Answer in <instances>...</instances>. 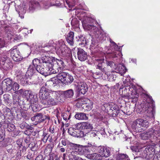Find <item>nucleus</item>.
I'll use <instances>...</instances> for the list:
<instances>
[{
    "instance_id": "obj_1",
    "label": "nucleus",
    "mask_w": 160,
    "mask_h": 160,
    "mask_svg": "<svg viewBox=\"0 0 160 160\" xmlns=\"http://www.w3.org/2000/svg\"><path fill=\"white\" fill-rule=\"evenodd\" d=\"M41 63L36 67L37 72L46 76L50 75L54 71L51 69V60L48 56H43L41 58Z\"/></svg>"
},
{
    "instance_id": "obj_2",
    "label": "nucleus",
    "mask_w": 160,
    "mask_h": 160,
    "mask_svg": "<svg viewBox=\"0 0 160 160\" xmlns=\"http://www.w3.org/2000/svg\"><path fill=\"white\" fill-rule=\"evenodd\" d=\"M147 98L149 99V102L146 103L145 105L142 104L140 108H138V112L143 114V117L147 119L149 118L153 119L155 113V109L153 105L154 101L152 97L148 95Z\"/></svg>"
},
{
    "instance_id": "obj_3",
    "label": "nucleus",
    "mask_w": 160,
    "mask_h": 160,
    "mask_svg": "<svg viewBox=\"0 0 160 160\" xmlns=\"http://www.w3.org/2000/svg\"><path fill=\"white\" fill-rule=\"evenodd\" d=\"M141 137L143 140H147L149 138H153L156 140L160 141V127L156 128L153 127L148 129L146 133L141 134Z\"/></svg>"
},
{
    "instance_id": "obj_4",
    "label": "nucleus",
    "mask_w": 160,
    "mask_h": 160,
    "mask_svg": "<svg viewBox=\"0 0 160 160\" xmlns=\"http://www.w3.org/2000/svg\"><path fill=\"white\" fill-rule=\"evenodd\" d=\"M48 58L51 60V62H50L51 64H52L51 69L54 71L52 72L53 74H58L63 72L62 70L65 65L62 59H58L52 57L48 56Z\"/></svg>"
},
{
    "instance_id": "obj_5",
    "label": "nucleus",
    "mask_w": 160,
    "mask_h": 160,
    "mask_svg": "<svg viewBox=\"0 0 160 160\" xmlns=\"http://www.w3.org/2000/svg\"><path fill=\"white\" fill-rule=\"evenodd\" d=\"M52 91H49L44 86L42 87L39 94L40 102L42 104H43L47 99L50 97V96H55L54 93H52Z\"/></svg>"
},
{
    "instance_id": "obj_6",
    "label": "nucleus",
    "mask_w": 160,
    "mask_h": 160,
    "mask_svg": "<svg viewBox=\"0 0 160 160\" xmlns=\"http://www.w3.org/2000/svg\"><path fill=\"white\" fill-rule=\"evenodd\" d=\"M57 77L61 79L62 82L66 85H70L73 81V77L68 73L62 72L57 75Z\"/></svg>"
},
{
    "instance_id": "obj_7",
    "label": "nucleus",
    "mask_w": 160,
    "mask_h": 160,
    "mask_svg": "<svg viewBox=\"0 0 160 160\" xmlns=\"http://www.w3.org/2000/svg\"><path fill=\"white\" fill-rule=\"evenodd\" d=\"M18 2H19V1H16L14 2H11L12 8L13 9L15 8L16 10L18 12L20 18H23V15L26 13V5L25 4L24 5L23 4L22 6H19L18 4H16Z\"/></svg>"
},
{
    "instance_id": "obj_8",
    "label": "nucleus",
    "mask_w": 160,
    "mask_h": 160,
    "mask_svg": "<svg viewBox=\"0 0 160 160\" xmlns=\"http://www.w3.org/2000/svg\"><path fill=\"white\" fill-rule=\"evenodd\" d=\"M52 93L54 94L52 96H50L47 99L43 104L46 107H50L55 106L58 103V93L56 91H52Z\"/></svg>"
},
{
    "instance_id": "obj_9",
    "label": "nucleus",
    "mask_w": 160,
    "mask_h": 160,
    "mask_svg": "<svg viewBox=\"0 0 160 160\" xmlns=\"http://www.w3.org/2000/svg\"><path fill=\"white\" fill-rule=\"evenodd\" d=\"M155 149L152 146H148L143 151L141 157L147 160H149L153 157Z\"/></svg>"
},
{
    "instance_id": "obj_10",
    "label": "nucleus",
    "mask_w": 160,
    "mask_h": 160,
    "mask_svg": "<svg viewBox=\"0 0 160 160\" xmlns=\"http://www.w3.org/2000/svg\"><path fill=\"white\" fill-rule=\"evenodd\" d=\"M57 50L62 57H65V59H67L70 56L71 53L70 49L63 44H59L58 48H57Z\"/></svg>"
},
{
    "instance_id": "obj_11",
    "label": "nucleus",
    "mask_w": 160,
    "mask_h": 160,
    "mask_svg": "<svg viewBox=\"0 0 160 160\" xmlns=\"http://www.w3.org/2000/svg\"><path fill=\"white\" fill-rule=\"evenodd\" d=\"M82 25L84 29L90 31L95 35H98L100 33L98 28L94 25L88 23L86 21H83Z\"/></svg>"
},
{
    "instance_id": "obj_12",
    "label": "nucleus",
    "mask_w": 160,
    "mask_h": 160,
    "mask_svg": "<svg viewBox=\"0 0 160 160\" xmlns=\"http://www.w3.org/2000/svg\"><path fill=\"white\" fill-rule=\"evenodd\" d=\"M74 48V50L77 52L78 59L81 61H84L88 58L87 53L82 49L77 48Z\"/></svg>"
},
{
    "instance_id": "obj_13",
    "label": "nucleus",
    "mask_w": 160,
    "mask_h": 160,
    "mask_svg": "<svg viewBox=\"0 0 160 160\" xmlns=\"http://www.w3.org/2000/svg\"><path fill=\"white\" fill-rule=\"evenodd\" d=\"M96 60L98 63L96 68L99 69L102 72L104 73L105 74L107 75L108 78L109 77L108 75L110 76L109 74L110 72L106 71V68L104 67L105 63L104 61V59L103 58H98L96 59Z\"/></svg>"
},
{
    "instance_id": "obj_14",
    "label": "nucleus",
    "mask_w": 160,
    "mask_h": 160,
    "mask_svg": "<svg viewBox=\"0 0 160 160\" xmlns=\"http://www.w3.org/2000/svg\"><path fill=\"white\" fill-rule=\"evenodd\" d=\"M37 70L35 67L30 65L25 75L24 78L26 79H31L32 76L37 73Z\"/></svg>"
},
{
    "instance_id": "obj_15",
    "label": "nucleus",
    "mask_w": 160,
    "mask_h": 160,
    "mask_svg": "<svg viewBox=\"0 0 160 160\" xmlns=\"http://www.w3.org/2000/svg\"><path fill=\"white\" fill-rule=\"evenodd\" d=\"M48 117L40 113H36L34 116L31 117V120L37 123H40L45 120Z\"/></svg>"
},
{
    "instance_id": "obj_16",
    "label": "nucleus",
    "mask_w": 160,
    "mask_h": 160,
    "mask_svg": "<svg viewBox=\"0 0 160 160\" xmlns=\"http://www.w3.org/2000/svg\"><path fill=\"white\" fill-rule=\"evenodd\" d=\"M78 88L79 94H85L88 89V85L85 82H80L78 84Z\"/></svg>"
},
{
    "instance_id": "obj_17",
    "label": "nucleus",
    "mask_w": 160,
    "mask_h": 160,
    "mask_svg": "<svg viewBox=\"0 0 160 160\" xmlns=\"http://www.w3.org/2000/svg\"><path fill=\"white\" fill-rule=\"evenodd\" d=\"M87 146L78 145L75 148L74 151L77 154L82 155L85 153L87 151Z\"/></svg>"
},
{
    "instance_id": "obj_18",
    "label": "nucleus",
    "mask_w": 160,
    "mask_h": 160,
    "mask_svg": "<svg viewBox=\"0 0 160 160\" xmlns=\"http://www.w3.org/2000/svg\"><path fill=\"white\" fill-rule=\"evenodd\" d=\"M115 70H116V72L119 73L122 76L127 71L126 67L122 64L117 65L116 68Z\"/></svg>"
},
{
    "instance_id": "obj_19",
    "label": "nucleus",
    "mask_w": 160,
    "mask_h": 160,
    "mask_svg": "<svg viewBox=\"0 0 160 160\" xmlns=\"http://www.w3.org/2000/svg\"><path fill=\"white\" fill-rule=\"evenodd\" d=\"M99 152L102 156V157H108L110 154V152L109 150L106 148L103 147H99Z\"/></svg>"
},
{
    "instance_id": "obj_20",
    "label": "nucleus",
    "mask_w": 160,
    "mask_h": 160,
    "mask_svg": "<svg viewBox=\"0 0 160 160\" xmlns=\"http://www.w3.org/2000/svg\"><path fill=\"white\" fill-rule=\"evenodd\" d=\"M134 122L144 128H148L149 126L148 122L147 120L142 119H137Z\"/></svg>"
},
{
    "instance_id": "obj_21",
    "label": "nucleus",
    "mask_w": 160,
    "mask_h": 160,
    "mask_svg": "<svg viewBox=\"0 0 160 160\" xmlns=\"http://www.w3.org/2000/svg\"><path fill=\"white\" fill-rule=\"evenodd\" d=\"M132 128L133 131L136 132H142L145 129V128H143L141 126L137 124L134 122H133Z\"/></svg>"
},
{
    "instance_id": "obj_22",
    "label": "nucleus",
    "mask_w": 160,
    "mask_h": 160,
    "mask_svg": "<svg viewBox=\"0 0 160 160\" xmlns=\"http://www.w3.org/2000/svg\"><path fill=\"white\" fill-rule=\"evenodd\" d=\"M39 4L37 2L33 1L30 2L29 4V8L28 11L29 12H32L37 8L39 6Z\"/></svg>"
},
{
    "instance_id": "obj_23",
    "label": "nucleus",
    "mask_w": 160,
    "mask_h": 160,
    "mask_svg": "<svg viewBox=\"0 0 160 160\" xmlns=\"http://www.w3.org/2000/svg\"><path fill=\"white\" fill-rule=\"evenodd\" d=\"M62 94L66 98H72L73 96V91L70 89L66 91H62Z\"/></svg>"
},
{
    "instance_id": "obj_24",
    "label": "nucleus",
    "mask_w": 160,
    "mask_h": 160,
    "mask_svg": "<svg viewBox=\"0 0 160 160\" xmlns=\"http://www.w3.org/2000/svg\"><path fill=\"white\" fill-rule=\"evenodd\" d=\"M87 157L90 159L101 160L102 158V156L100 154L93 153L92 154H88Z\"/></svg>"
},
{
    "instance_id": "obj_25",
    "label": "nucleus",
    "mask_w": 160,
    "mask_h": 160,
    "mask_svg": "<svg viewBox=\"0 0 160 160\" xmlns=\"http://www.w3.org/2000/svg\"><path fill=\"white\" fill-rule=\"evenodd\" d=\"M74 33L73 32H70L68 34L66 40L71 45H73L74 44Z\"/></svg>"
},
{
    "instance_id": "obj_26",
    "label": "nucleus",
    "mask_w": 160,
    "mask_h": 160,
    "mask_svg": "<svg viewBox=\"0 0 160 160\" xmlns=\"http://www.w3.org/2000/svg\"><path fill=\"white\" fill-rule=\"evenodd\" d=\"M108 112L110 114L115 110L118 111V107L116 104L113 103H111L109 104L108 107Z\"/></svg>"
},
{
    "instance_id": "obj_27",
    "label": "nucleus",
    "mask_w": 160,
    "mask_h": 160,
    "mask_svg": "<svg viewBox=\"0 0 160 160\" xmlns=\"http://www.w3.org/2000/svg\"><path fill=\"white\" fill-rule=\"evenodd\" d=\"M62 82L61 79H60L58 77L57 78H52L51 80L48 82V83L49 84L53 86H55L57 84H59Z\"/></svg>"
},
{
    "instance_id": "obj_28",
    "label": "nucleus",
    "mask_w": 160,
    "mask_h": 160,
    "mask_svg": "<svg viewBox=\"0 0 160 160\" xmlns=\"http://www.w3.org/2000/svg\"><path fill=\"white\" fill-rule=\"evenodd\" d=\"M75 118L78 120H87L88 118L85 113L82 112L77 113L75 116Z\"/></svg>"
},
{
    "instance_id": "obj_29",
    "label": "nucleus",
    "mask_w": 160,
    "mask_h": 160,
    "mask_svg": "<svg viewBox=\"0 0 160 160\" xmlns=\"http://www.w3.org/2000/svg\"><path fill=\"white\" fill-rule=\"evenodd\" d=\"M13 82L11 80V85L13 84L12 87L11 88V90L12 89L13 91H15V93L17 94H18L19 92H22V89H21L19 91H17V90H18L19 89V85L16 82H14L13 83Z\"/></svg>"
},
{
    "instance_id": "obj_30",
    "label": "nucleus",
    "mask_w": 160,
    "mask_h": 160,
    "mask_svg": "<svg viewBox=\"0 0 160 160\" xmlns=\"http://www.w3.org/2000/svg\"><path fill=\"white\" fill-rule=\"evenodd\" d=\"M116 158V160H130L128 155L122 153L117 154Z\"/></svg>"
},
{
    "instance_id": "obj_31",
    "label": "nucleus",
    "mask_w": 160,
    "mask_h": 160,
    "mask_svg": "<svg viewBox=\"0 0 160 160\" xmlns=\"http://www.w3.org/2000/svg\"><path fill=\"white\" fill-rule=\"evenodd\" d=\"M14 152L15 153H16L15 150H12V153L11 154V157H12L11 158V160H18L21 156L22 152L18 151L17 152L16 154H15L14 156H13L12 154H13V152Z\"/></svg>"
},
{
    "instance_id": "obj_32",
    "label": "nucleus",
    "mask_w": 160,
    "mask_h": 160,
    "mask_svg": "<svg viewBox=\"0 0 160 160\" xmlns=\"http://www.w3.org/2000/svg\"><path fill=\"white\" fill-rule=\"evenodd\" d=\"M19 133V131L16 130L15 126L11 124V135L12 137H15Z\"/></svg>"
},
{
    "instance_id": "obj_33",
    "label": "nucleus",
    "mask_w": 160,
    "mask_h": 160,
    "mask_svg": "<svg viewBox=\"0 0 160 160\" xmlns=\"http://www.w3.org/2000/svg\"><path fill=\"white\" fill-rule=\"evenodd\" d=\"M82 129H87L91 130L93 128L92 125L88 122H85L82 123Z\"/></svg>"
},
{
    "instance_id": "obj_34",
    "label": "nucleus",
    "mask_w": 160,
    "mask_h": 160,
    "mask_svg": "<svg viewBox=\"0 0 160 160\" xmlns=\"http://www.w3.org/2000/svg\"><path fill=\"white\" fill-rule=\"evenodd\" d=\"M30 99L31 103H36L38 102V98H37V94L33 92L32 93L29 98Z\"/></svg>"
},
{
    "instance_id": "obj_35",
    "label": "nucleus",
    "mask_w": 160,
    "mask_h": 160,
    "mask_svg": "<svg viewBox=\"0 0 160 160\" xmlns=\"http://www.w3.org/2000/svg\"><path fill=\"white\" fill-rule=\"evenodd\" d=\"M3 82L5 83L4 87L6 91H10V78H8L4 79Z\"/></svg>"
},
{
    "instance_id": "obj_36",
    "label": "nucleus",
    "mask_w": 160,
    "mask_h": 160,
    "mask_svg": "<svg viewBox=\"0 0 160 160\" xmlns=\"http://www.w3.org/2000/svg\"><path fill=\"white\" fill-rule=\"evenodd\" d=\"M78 0H67L66 1V4L69 8H72L74 7Z\"/></svg>"
},
{
    "instance_id": "obj_37",
    "label": "nucleus",
    "mask_w": 160,
    "mask_h": 160,
    "mask_svg": "<svg viewBox=\"0 0 160 160\" xmlns=\"http://www.w3.org/2000/svg\"><path fill=\"white\" fill-rule=\"evenodd\" d=\"M28 147L30 148L31 150L32 151H35L38 149V145L34 142H31L28 145Z\"/></svg>"
},
{
    "instance_id": "obj_38",
    "label": "nucleus",
    "mask_w": 160,
    "mask_h": 160,
    "mask_svg": "<svg viewBox=\"0 0 160 160\" xmlns=\"http://www.w3.org/2000/svg\"><path fill=\"white\" fill-rule=\"evenodd\" d=\"M106 64L108 66H110L112 69L116 68L117 63L112 61L106 60Z\"/></svg>"
},
{
    "instance_id": "obj_39",
    "label": "nucleus",
    "mask_w": 160,
    "mask_h": 160,
    "mask_svg": "<svg viewBox=\"0 0 160 160\" xmlns=\"http://www.w3.org/2000/svg\"><path fill=\"white\" fill-rule=\"evenodd\" d=\"M76 133L75 137H77L78 138H81L84 137V133L83 131L79 130L76 129Z\"/></svg>"
},
{
    "instance_id": "obj_40",
    "label": "nucleus",
    "mask_w": 160,
    "mask_h": 160,
    "mask_svg": "<svg viewBox=\"0 0 160 160\" xmlns=\"http://www.w3.org/2000/svg\"><path fill=\"white\" fill-rule=\"evenodd\" d=\"M70 114L68 111H66V112L63 113L62 115L63 119L65 121L69 119L70 118Z\"/></svg>"
},
{
    "instance_id": "obj_41",
    "label": "nucleus",
    "mask_w": 160,
    "mask_h": 160,
    "mask_svg": "<svg viewBox=\"0 0 160 160\" xmlns=\"http://www.w3.org/2000/svg\"><path fill=\"white\" fill-rule=\"evenodd\" d=\"M13 61L15 62H18L22 60V58L19 54H16L15 55L12 57Z\"/></svg>"
},
{
    "instance_id": "obj_42",
    "label": "nucleus",
    "mask_w": 160,
    "mask_h": 160,
    "mask_svg": "<svg viewBox=\"0 0 160 160\" xmlns=\"http://www.w3.org/2000/svg\"><path fill=\"white\" fill-rule=\"evenodd\" d=\"M3 98L4 99V101L6 103V104H9L10 105L9 103L10 102V96L8 94H6L3 96Z\"/></svg>"
},
{
    "instance_id": "obj_43",
    "label": "nucleus",
    "mask_w": 160,
    "mask_h": 160,
    "mask_svg": "<svg viewBox=\"0 0 160 160\" xmlns=\"http://www.w3.org/2000/svg\"><path fill=\"white\" fill-rule=\"evenodd\" d=\"M21 114L22 117L26 120H28L30 118L29 114L25 111H21Z\"/></svg>"
},
{
    "instance_id": "obj_44",
    "label": "nucleus",
    "mask_w": 160,
    "mask_h": 160,
    "mask_svg": "<svg viewBox=\"0 0 160 160\" xmlns=\"http://www.w3.org/2000/svg\"><path fill=\"white\" fill-rule=\"evenodd\" d=\"M76 129L74 128H70L68 129V132L70 135L75 137L76 132Z\"/></svg>"
},
{
    "instance_id": "obj_45",
    "label": "nucleus",
    "mask_w": 160,
    "mask_h": 160,
    "mask_svg": "<svg viewBox=\"0 0 160 160\" xmlns=\"http://www.w3.org/2000/svg\"><path fill=\"white\" fill-rule=\"evenodd\" d=\"M79 39H78L77 41H80L81 42L79 43V44L81 45H85L87 44V42L86 40L84 38H83L82 35H80L78 36Z\"/></svg>"
},
{
    "instance_id": "obj_46",
    "label": "nucleus",
    "mask_w": 160,
    "mask_h": 160,
    "mask_svg": "<svg viewBox=\"0 0 160 160\" xmlns=\"http://www.w3.org/2000/svg\"><path fill=\"white\" fill-rule=\"evenodd\" d=\"M31 107L33 111L34 112H36L38 110V102L36 103H31Z\"/></svg>"
},
{
    "instance_id": "obj_47",
    "label": "nucleus",
    "mask_w": 160,
    "mask_h": 160,
    "mask_svg": "<svg viewBox=\"0 0 160 160\" xmlns=\"http://www.w3.org/2000/svg\"><path fill=\"white\" fill-rule=\"evenodd\" d=\"M15 48L13 49L11 51V56L12 57L14 56L16 54H19V51L18 50L17 46L14 47Z\"/></svg>"
},
{
    "instance_id": "obj_48",
    "label": "nucleus",
    "mask_w": 160,
    "mask_h": 160,
    "mask_svg": "<svg viewBox=\"0 0 160 160\" xmlns=\"http://www.w3.org/2000/svg\"><path fill=\"white\" fill-rule=\"evenodd\" d=\"M77 155L74 151H72L68 155L69 160H74Z\"/></svg>"
},
{
    "instance_id": "obj_49",
    "label": "nucleus",
    "mask_w": 160,
    "mask_h": 160,
    "mask_svg": "<svg viewBox=\"0 0 160 160\" xmlns=\"http://www.w3.org/2000/svg\"><path fill=\"white\" fill-rule=\"evenodd\" d=\"M40 60L39 59L37 58H35L32 60V64L30 65L36 68L39 65L38 64L40 63Z\"/></svg>"
},
{
    "instance_id": "obj_50",
    "label": "nucleus",
    "mask_w": 160,
    "mask_h": 160,
    "mask_svg": "<svg viewBox=\"0 0 160 160\" xmlns=\"http://www.w3.org/2000/svg\"><path fill=\"white\" fill-rule=\"evenodd\" d=\"M18 28V26L16 25L13 24V26L12 27L11 30V32H12V33H11V35L12 34H15L16 33L17 30Z\"/></svg>"
},
{
    "instance_id": "obj_51",
    "label": "nucleus",
    "mask_w": 160,
    "mask_h": 160,
    "mask_svg": "<svg viewBox=\"0 0 160 160\" xmlns=\"http://www.w3.org/2000/svg\"><path fill=\"white\" fill-rule=\"evenodd\" d=\"M90 101L89 99L84 98H81L79 101L81 102L80 103L82 104H87L88 102H90Z\"/></svg>"
},
{
    "instance_id": "obj_52",
    "label": "nucleus",
    "mask_w": 160,
    "mask_h": 160,
    "mask_svg": "<svg viewBox=\"0 0 160 160\" xmlns=\"http://www.w3.org/2000/svg\"><path fill=\"white\" fill-rule=\"evenodd\" d=\"M12 98L13 104L18 103L19 101L18 96L16 94H14L12 95Z\"/></svg>"
},
{
    "instance_id": "obj_53",
    "label": "nucleus",
    "mask_w": 160,
    "mask_h": 160,
    "mask_svg": "<svg viewBox=\"0 0 160 160\" xmlns=\"http://www.w3.org/2000/svg\"><path fill=\"white\" fill-rule=\"evenodd\" d=\"M12 37H11V39H13L14 40H20L21 38V37L19 36H18L17 34H12Z\"/></svg>"
},
{
    "instance_id": "obj_54",
    "label": "nucleus",
    "mask_w": 160,
    "mask_h": 160,
    "mask_svg": "<svg viewBox=\"0 0 160 160\" xmlns=\"http://www.w3.org/2000/svg\"><path fill=\"white\" fill-rule=\"evenodd\" d=\"M32 93V92L31 91L26 90L23 92V94L26 97H28L29 98V96L31 95V94Z\"/></svg>"
},
{
    "instance_id": "obj_55",
    "label": "nucleus",
    "mask_w": 160,
    "mask_h": 160,
    "mask_svg": "<svg viewBox=\"0 0 160 160\" xmlns=\"http://www.w3.org/2000/svg\"><path fill=\"white\" fill-rule=\"evenodd\" d=\"M82 123H78L72 126V128H74L75 129L79 130V129L82 128Z\"/></svg>"
},
{
    "instance_id": "obj_56",
    "label": "nucleus",
    "mask_w": 160,
    "mask_h": 160,
    "mask_svg": "<svg viewBox=\"0 0 160 160\" xmlns=\"http://www.w3.org/2000/svg\"><path fill=\"white\" fill-rule=\"evenodd\" d=\"M61 5L60 2L58 0H56L55 2H51L50 5L51 6H59Z\"/></svg>"
},
{
    "instance_id": "obj_57",
    "label": "nucleus",
    "mask_w": 160,
    "mask_h": 160,
    "mask_svg": "<svg viewBox=\"0 0 160 160\" xmlns=\"http://www.w3.org/2000/svg\"><path fill=\"white\" fill-rule=\"evenodd\" d=\"M119 112L120 110L118 107V111L114 110L110 114L112 115V117H115L118 115V114L119 113Z\"/></svg>"
},
{
    "instance_id": "obj_58",
    "label": "nucleus",
    "mask_w": 160,
    "mask_h": 160,
    "mask_svg": "<svg viewBox=\"0 0 160 160\" xmlns=\"http://www.w3.org/2000/svg\"><path fill=\"white\" fill-rule=\"evenodd\" d=\"M97 42L94 40H92L91 44L90 45V47L92 48H95V46H97Z\"/></svg>"
},
{
    "instance_id": "obj_59",
    "label": "nucleus",
    "mask_w": 160,
    "mask_h": 160,
    "mask_svg": "<svg viewBox=\"0 0 160 160\" xmlns=\"http://www.w3.org/2000/svg\"><path fill=\"white\" fill-rule=\"evenodd\" d=\"M22 139H19L16 142V143L18 146L19 148H21L22 146Z\"/></svg>"
},
{
    "instance_id": "obj_60",
    "label": "nucleus",
    "mask_w": 160,
    "mask_h": 160,
    "mask_svg": "<svg viewBox=\"0 0 160 160\" xmlns=\"http://www.w3.org/2000/svg\"><path fill=\"white\" fill-rule=\"evenodd\" d=\"M27 123L25 122H23L20 125V128L22 129H23L26 128L27 125Z\"/></svg>"
},
{
    "instance_id": "obj_61",
    "label": "nucleus",
    "mask_w": 160,
    "mask_h": 160,
    "mask_svg": "<svg viewBox=\"0 0 160 160\" xmlns=\"http://www.w3.org/2000/svg\"><path fill=\"white\" fill-rule=\"evenodd\" d=\"M45 158L43 159V156L41 154L38 155L36 158L35 160H44Z\"/></svg>"
},
{
    "instance_id": "obj_62",
    "label": "nucleus",
    "mask_w": 160,
    "mask_h": 160,
    "mask_svg": "<svg viewBox=\"0 0 160 160\" xmlns=\"http://www.w3.org/2000/svg\"><path fill=\"white\" fill-rule=\"evenodd\" d=\"M153 160H160V154H155Z\"/></svg>"
},
{
    "instance_id": "obj_63",
    "label": "nucleus",
    "mask_w": 160,
    "mask_h": 160,
    "mask_svg": "<svg viewBox=\"0 0 160 160\" xmlns=\"http://www.w3.org/2000/svg\"><path fill=\"white\" fill-rule=\"evenodd\" d=\"M50 47L49 46H47L45 47H44V49H43V50L46 52H49L50 51L51 49L50 48Z\"/></svg>"
},
{
    "instance_id": "obj_64",
    "label": "nucleus",
    "mask_w": 160,
    "mask_h": 160,
    "mask_svg": "<svg viewBox=\"0 0 160 160\" xmlns=\"http://www.w3.org/2000/svg\"><path fill=\"white\" fill-rule=\"evenodd\" d=\"M27 148L25 146H23L21 150H20V152H22V154H23L25 153Z\"/></svg>"
}]
</instances>
